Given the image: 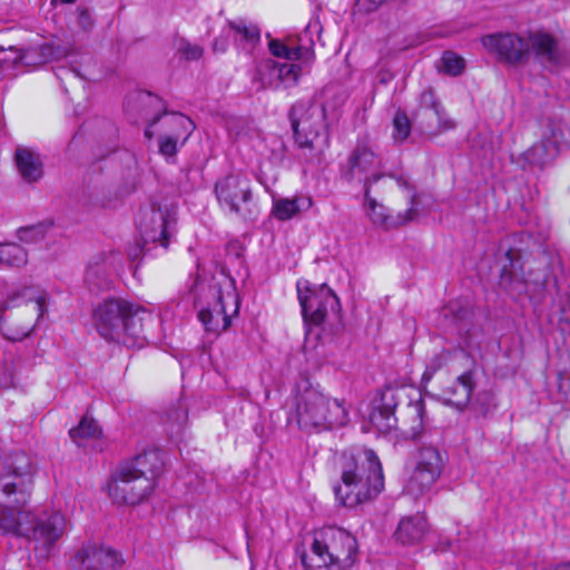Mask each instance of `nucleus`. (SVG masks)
Segmentation results:
<instances>
[{"instance_id":"nucleus-4","label":"nucleus","mask_w":570,"mask_h":570,"mask_svg":"<svg viewBox=\"0 0 570 570\" xmlns=\"http://www.w3.org/2000/svg\"><path fill=\"white\" fill-rule=\"evenodd\" d=\"M47 297L39 288L22 285L0 301V333L9 341H22L46 312Z\"/></svg>"},{"instance_id":"nucleus-38","label":"nucleus","mask_w":570,"mask_h":570,"mask_svg":"<svg viewBox=\"0 0 570 570\" xmlns=\"http://www.w3.org/2000/svg\"><path fill=\"white\" fill-rule=\"evenodd\" d=\"M264 69V61H262L256 70L255 81L259 83V89L265 88H278L277 83V75H275L272 71L263 70Z\"/></svg>"},{"instance_id":"nucleus-34","label":"nucleus","mask_w":570,"mask_h":570,"mask_svg":"<svg viewBox=\"0 0 570 570\" xmlns=\"http://www.w3.org/2000/svg\"><path fill=\"white\" fill-rule=\"evenodd\" d=\"M268 47L269 51L275 57L284 58L287 60L302 59L303 49L301 47L288 48L285 43L276 39L271 40Z\"/></svg>"},{"instance_id":"nucleus-41","label":"nucleus","mask_w":570,"mask_h":570,"mask_svg":"<svg viewBox=\"0 0 570 570\" xmlns=\"http://www.w3.org/2000/svg\"><path fill=\"white\" fill-rule=\"evenodd\" d=\"M395 179H396V184L399 187L404 188V189H410V185L405 178L400 176V177H396Z\"/></svg>"},{"instance_id":"nucleus-27","label":"nucleus","mask_w":570,"mask_h":570,"mask_svg":"<svg viewBox=\"0 0 570 570\" xmlns=\"http://www.w3.org/2000/svg\"><path fill=\"white\" fill-rule=\"evenodd\" d=\"M69 435L76 444L85 445L88 441L100 439L102 430L95 419L85 415L77 426L70 429Z\"/></svg>"},{"instance_id":"nucleus-23","label":"nucleus","mask_w":570,"mask_h":570,"mask_svg":"<svg viewBox=\"0 0 570 570\" xmlns=\"http://www.w3.org/2000/svg\"><path fill=\"white\" fill-rule=\"evenodd\" d=\"M313 206V199L309 196L294 195L292 198H273L272 214L282 222L289 220L302 212L308 210Z\"/></svg>"},{"instance_id":"nucleus-5","label":"nucleus","mask_w":570,"mask_h":570,"mask_svg":"<svg viewBox=\"0 0 570 570\" xmlns=\"http://www.w3.org/2000/svg\"><path fill=\"white\" fill-rule=\"evenodd\" d=\"M481 41L490 53L512 65L524 62L529 58L530 48L548 68L557 67L563 61V53L557 41L543 32L532 33L528 38L512 33H494L483 37Z\"/></svg>"},{"instance_id":"nucleus-33","label":"nucleus","mask_w":570,"mask_h":570,"mask_svg":"<svg viewBox=\"0 0 570 570\" xmlns=\"http://www.w3.org/2000/svg\"><path fill=\"white\" fill-rule=\"evenodd\" d=\"M449 352L441 350L431 355L425 363V370L422 374V383L428 384L433 376L446 364Z\"/></svg>"},{"instance_id":"nucleus-2","label":"nucleus","mask_w":570,"mask_h":570,"mask_svg":"<svg viewBox=\"0 0 570 570\" xmlns=\"http://www.w3.org/2000/svg\"><path fill=\"white\" fill-rule=\"evenodd\" d=\"M341 482L335 485L336 501L356 508L374 500L384 489L382 463L371 449L345 451L338 463Z\"/></svg>"},{"instance_id":"nucleus-37","label":"nucleus","mask_w":570,"mask_h":570,"mask_svg":"<svg viewBox=\"0 0 570 570\" xmlns=\"http://www.w3.org/2000/svg\"><path fill=\"white\" fill-rule=\"evenodd\" d=\"M464 60L454 52H445L442 57L443 70L452 76L460 75L464 69Z\"/></svg>"},{"instance_id":"nucleus-9","label":"nucleus","mask_w":570,"mask_h":570,"mask_svg":"<svg viewBox=\"0 0 570 570\" xmlns=\"http://www.w3.org/2000/svg\"><path fill=\"white\" fill-rule=\"evenodd\" d=\"M445 462L444 454L436 446L419 448L409 463L404 491L413 498L430 492L440 480Z\"/></svg>"},{"instance_id":"nucleus-18","label":"nucleus","mask_w":570,"mask_h":570,"mask_svg":"<svg viewBox=\"0 0 570 570\" xmlns=\"http://www.w3.org/2000/svg\"><path fill=\"white\" fill-rule=\"evenodd\" d=\"M429 424L425 402L420 396L417 400L411 401L403 410L401 419H399L397 433L400 440H415L421 438Z\"/></svg>"},{"instance_id":"nucleus-11","label":"nucleus","mask_w":570,"mask_h":570,"mask_svg":"<svg viewBox=\"0 0 570 570\" xmlns=\"http://www.w3.org/2000/svg\"><path fill=\"white\" fill-rule=\"evenodd\" d=\"M154 490L150 478L131 474V470L119 468L106 485V491L116 504L136 505L147 499Z\"/></svg>"},{"instance_id":"nucleus-24","label":"nucleus","mask_w":570,"mask_h":570,"mask_svg":"<svg viewBox=\"0 0 570 570\" xmlns=\"http://www.w3.org/2000/svg\"><path fill=\"white\" fill-rule=\"evenodd\" d=\"M428 532V522L424 515L415 514L403 518L395 531V538L404 546L419 543Z\"/></svg>"},{"instance_id":"nucleus-28","label":"nucleus","mask_w":570,"mask_h":570,"mask_svg":"<svg viewBox=\"0 0 570 570\" xmlns=\"http://www.w3.org/2000/svg\"><path fill=\"white\" fill-rule=\"evenodd\" d=\"M55 48L50 45H41L21 50L18 59L24 66H40L58 59Z\"/></svg>"},{"instance_id":"nucleus-43","label":"nucleus","mask_w":570,"mask_h":570,"mask_svg":"<svg viewBox=\"0 0 570 570\" xmlns=\"http://www.w3.org/2000/svg\"><path fill=\"white\" fill-rule=\"evenodd\" d=\"M302 562H303V564H304V567H305L306 569L312 568V566L307 563V561H306V558H305V557H303Z\"/></svg>"},{"instance_id":"nucleus-8","label":"nucleus","mask_w":570,"mask_h":570,"mask_svg":"<svg viewBox=\"0 0 570 570\" xmlns=\"http://www.w3.org/2000/svg\"><path fill=\"white\" fill-rule=\"evenodd\" d=\"M198 318L207 332L216 335L225 332L238 315L239 301L230 279L214 285L198 298Z\"/></svg>"},{"instance_id":"nucleus-10","label":"nucleus","mask_w":570,"mask_h":570,"mask_svg":"<svg viewBox=\"0 0 570 570\" xmlns=\"http://www.w3.org/2000/svg\"><path fill=\"white\" fill-rule=\"evenodd\" d=\"M296 289L303 318L307 324L321 325L330 311L340 308L338 297L326 284L314 285L307 279H299Z\"/></svg>"},{"instance_id":"nucleus-16","label":"nucleus","mask_w":570,"mask_h":570,"mask_svg":"<svg viewBox=\"0 0 570 570\" xmlns=\"http://www.w3.org/2000/svg\"><path fill=\"white\" fill-rule=\"evenodd\" d=\"M77 559L81 570H119L124 563L121 554L114 548L101 543H89L79 550Z\"/></svg>"},{"instance_id":"nucleus-26","label":"nucleus","mask_w":570,"mask_h":570,"mask_svg":"<svg viewBox=\"0 0 570 570\" xmlns=\"http://www.w3.org/2000/svg\"><path fill=\"white\" fill-rule=\"evenodd\" d=\"M370 424L379 434L400 441L399 419L395 417L394 412L375 406L370 414Z\"/></svg>"},{"instance_id":"nucleus-1","label":"nucleus","mask_w":570,"mask_h":570,"mask_svg":"<svg viewBox=\"0 0 570 570\" xmlns=\"http://www.w3.org/2000/svg\"><path fill=\"white\" fill-rule=\"evenodd\" d=\"M32 489L29 460L23 453L0 456V532L27 537L36 549L48 551L65 534L67 520L59 511L27 509Z\"/></svg>"},{"instance_id":"nucleus-17","label":"nucleus","mask_w":570,"mask_h":570,"mask_svg":"<svg viewBox=\"0 0 570 570\" xmlns=\"http://www.w3.org/2000/svg\"><path fill=\"white\" fill-rule=\"evenodd\" d=\"M411 206L403 214L393 217L386 213L384 205L379 204L370 196V189H365L364 208L370 220L384 229H391L412 220L415 215V194L409 190Z\"/></svg>"},{"instance_id":"nucleus-22","label":"nucleus","mask_w":570,"mask_h":570,"mask_svg":"<svg viewBox=\"0 0 570 570\" xmlns=\"http://www.w3.org/2000/svg\"><path fill=\"white\" fill-rule=\"evenodd\" d=\"M473 389V373L466 371L443 389V396L448 403L462 410L469 404Z\"/></svg>"},{"instance_id":"nucleus-31","label":"nucleus","mask_w":570,"mask_h":570,"mask_svg":"<svg viewBox=\"0 0 570 570\" xmlns=\"http://www.w3.org/2000/svg\"><path fill=\"white\" fill-rule=\"evenodd\" d=\"M0 263L9 267L20 268L28 263V254L18 244H0Z\"/></svg>"},{"instance_id":"nucleus-19","label":"nucleus","mask_w":570,"mask_h":570,"mask_svg":"<svg viewBox=\"0 0 570 570\" xmlns=\"http://www.w3.org/2000/svg\"><path fill=\"white\" fill-rule=\"evenodd\" d=\"M324 109L311 106L299 119H292L295 141L301 149L312 150L314 139L318 137V130L324 120Z\"/></svg>"},{"instance_id":"nucleus-14","label":"nucleus","mask_w":570,"mask_h":570,"mask_svg":"<svg viewBox=\"0 0 570 570\" xmlns=\"http://www.w3.org/2000/svg\"><path fill=\"white\" fill-rule=\"evenodd\" d=\"M163 134L159 136V153L165 157H173L178 151L194 130L193 121L181 115H166L160 118Z\"/></svg>"},{"instance_id":"nucleus-36","label":"nucleus","mask_w":570,"mask_h":570,"mask_svg":"<svg viewBox=\"0 0 570 570\" xmlns=\"http://www.w3.org/2000/svg\"><path fill=\"white\" fill-rule=\"evenodd\" d=\"M411 131L410 120L405 112L397 111L393 119V137L395 140H405Z\"/></svg>"},{"instance_id":"nucleus-25","label":"nucleus","mask_w":570,"mask_h":570,"mask_svg":"<svg viewBox=\"0 0 570 570\" xmlns=\"http://www.w3.org/2000/svg\"><path fill=\"white\" fill-rule=\"evenodd\" d=\"M16 164L19 174L28 183L39 180L43 175V164L39 154L35 153L29 148H17Z\"/></svg>"},{"instance_id":"nucleus-32","label":"nucleus","mask_w":570,"mask_h":570,"mask_svg":"<svg viewBox=\"0 0 570 570\" xmlns=\"http://www.w3.org/2000/svg\"><path fill=\"white\" fill-rule=\"evenodd\" d=\"M420 104L422 108L431 109L434 112L442 130L452 129L455 127L454 121L444 116L440 102L436 101L434 94L431 90H425L422 92Z\"/></svg>"},{"instance_id":"nucleus-44","label":"nucleus","mask_w":570,"mask_h":570,"mask_svg":"<svg viewBox=\"0 0 570 570\" xmlns=\"http://www.w3.org/2000/svg\"><path fill=\"white\" fill-rule=\"evenodd\" d=\"M146 136L149 137V138L153 136V132H151L150 128L146 129Z\"/></svg>"},{"instance_id":"nucleus-21","label":"nucleus","mask_w":570,"mask_h":570,"mask_svg":"<svg viewBox=\"0 0 570 570\" xmlns=\"http://www.w3.org/2000/svg\"><path fill=\"white\" fill-rule=\"evenodd\" d=\"M163 455L157 450H148L136 455L130 462L121 465L124 469L131 470V474L144 478H150L155 484V479L163 468Z\"/></svg>"},{"instance_id":"nucleus-29","label":"nucleus","mask_w":570,"mask_h":570,"mask_svg":"<svg viewBox=\"0 0 570 570\" xmlns=\"http://www.w3.org/2000/svg\"><path fill=\"white\" fill-rule=\"evenodd\" d=\"M277 75V83L296 85L302 69L296 63H279L272 59L264 60V69Z\"/></svg>"},{"instance_id":"nucleus-13","label":"nucleus","mask_w":570,"mask_h":570,"mask_svg":"<svg viewBox=\"0 0 570 570\" xmlns=\"http://www.w3.org/2000/svg\"><path fill=\"white\" fill-rule=\"evenodd\" d=\"M569 147L564 130L560 124L550 122L542 128L540 140L522 154L531 167L542 168L553 161L562 148Z\"/></svg>"},{"instance_id":"nucleus-7","label":"nucleus","mask_w":570,"mask_h":570,"mask_svg":"<svg viewBox=\"0 0 570 570\" xmlns=\"http://www.w3.org/2000/svg\"><path fill=\"white\" fill-rule=\"evenodd\" d=\"M311 551L318 561L317 567L347 570L356 563L358 544L350 531L327 525L314 531Z\"/></svg>"},{"instance_id":"nucleus-40","label":"nucleus","mask_w":570,"mask_h":570,"mask_svg":"<svg viewBox=\"0 0 570 570\" xmlns=\"http://www.w3.org/2000/svg\"><path fill=\"white\" fill-rule=\"evenodd\" d=\"M38 234V228L36 227H30V228H26V229H22L20 232V239L21 240H32L33 239V236Z\"/></svg>"},{"instance_id":"nucleus-3","label":"nucleus","mask_w":570,"mask_h":570,"mask_svg":"<svg viewBox=\"0 0 570 570\" xmlns=\"http://www.w3.org/2000/svg\"><path fill=\"white\" fill-rule=\"evenodd\" d=\"M151 314L140 305L121 297H109L92 309V325L106 341L129 347L140 345L144 322Z\"/></svg>"},{"instance_id":"nucleus-15","label":"nucleus","mask_w":570,"mask_h":570,"mask_svg":"<svg viewBox=\"0 0 570 570\" xmlns=\"http://www.w3.org/2000/svg\"><path fill=\"white\" fill-rule=\"evenodd\" d=\"M215 193L222 206L239 213L242 205L252 198L250 181L244 175L230 174L216 183Z\"/></svg>"},{"instance_id":"nucleus-45","label":"nucleus","mask_w":570,"mask_h":570,"mask_svg":"<svg viewBox=\"0 0 570 570\" xmlns=\"http://www.w3.org/2000/svg\"><path fill=\"white\" fill-rule=\"evenodd\" d=\"M62 2H66V3H71L73 2L75 0H61Z\"/></svg>"},{"instance_id":"nucleus-6","label":"nucleus","mask_w":570,"mask_h":570,"mask_svg":"<svg viewBox=\"0 0 570 570\" xmlns=\"http://www.w3.org/2000/svg\"><path fill=\"white\" fill-rule=\"evenodd\" d=\"M295 419L301 430L321 432L345 425L348 412L342 401L308 389L297 399Z\"/></svg>"},{"instance_id":"nucleus-12","label":"nucleus","mask_w":570,"mask_h":570,"mask_svg":"<svg viewBox=\"0 0 570 570\" xmlns=\"http://www.w3.org/2000/svg\"><path fill=\"white\" fill-rule=\"evenodd\" d=\"M348 164L351 174L364 179L365 189H370L373 184L385 176L382 170V156L368 137L357 140Z\"/></svg>"},{"instance_id":"nucleus-42","label":"nucleus","mask_w":570,"mask_h":570,"mask_svg":"<svg viewBox=\"0 0 570 570\" xmlns=\"http://www.w3.org/2000/svg\"><path fill=\"white\" fill-rule=\"evenodd\" d=\"M213 48H214L215 51H225L226 43L225 42L219 43L218 40H215V42L213 45Z\"/></svg>"},{"instance_id":"nucleus-30","label":"nucleus","mask_w":570,"mask_h":570,"mask_svg":"<svg viewBox=\"0 0 570 570\" xmlns=\"http://www.w3.org/2000/svg\"><path fill=\"white\" fill-rule=\"evenodd\" d=\"M230 30L234 31V38L244 47L252 48L261 39V31L255 24H247L243 20L229 22Z\"/></svg>"},{"instance_id":"nucleus-20","label":"nucleus","mask_w":570,"mask_h":570,"mask_svg":"<svg viewBox=\"0 0 570 570\" xmlns=\"http://www.w3.org/2000/svg\"><path fill=\"white\" fill-rule=\"evenodd\" d=\"M174 222L168 212L161 209H148L139 219V229L147 242H160L166 245L168 228Z\"/></svg>"},{"instance_id":"nucleus-39","label":"nucleus","mask_w":570,"mask_h":570,"mask_svg":"<svg viewBox=\"0 0 570 570\" xmlns=\"http://www.w3.org/2000/svg\"><path fill=\"white\" fill-rule=\"evenodd\" d=\"M178 51L186 60H198L203 56V48L189 42H181Z\"/></svg>"},{"instance_id":"nucleus-35","label":"nucleus","mask_w":570,"mask_h":570,"mask_svg":"<svg viewBox=\"0 0 570 570\" xmlns=\"http://www.w3.org/2000/svg\"><path fill=\"white\" fill-rule=\"evenodd\" d=\"M402 392V389H399L397 386L391 384L384 386L381 391V403L376 407L394 412V409L397 406L400 402V394Z\"/></svg>"}]
</instances>
